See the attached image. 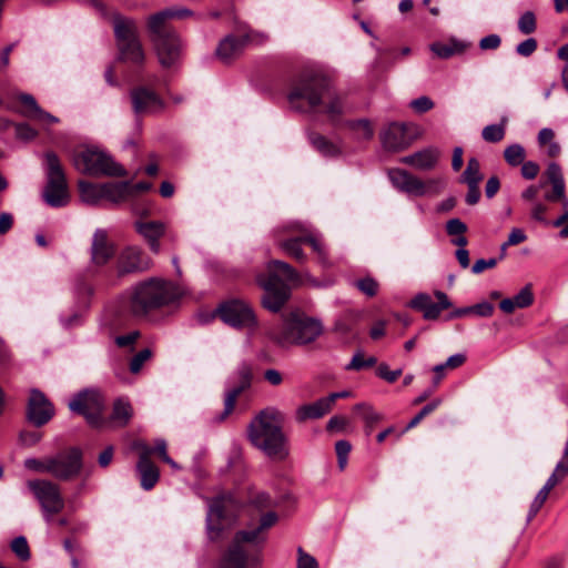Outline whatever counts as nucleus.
Listing matches in <instances>:
<instances>
[{
    "label": "nucleus",
    "mask_w": 568,
    "mask_h": 568,
    "mask_svg": "<svg viewBox=\"0 0 568 568\" xmlns=\"http://www.w3.org/2000/svg\"><path fill=\"white\" fill-rule=\"evenodd\" d=\"M537 45L535 38H528L517 44L516 52L521 57H530L537 50Z\"/></svg>",
    "instance_id": "680f3d73"
},
{
    "label": "nucleus",
    "mask_w": 568,
    "mask_h": 568,
    "mask_svg": "<svg viewBox=\"0 0 568 568\" xmlns=\"http://www.w3.org/2000/svg\"><path fill=\"white\" fill-rule=\"evenodd\" d=\"M24 466L37 473H47L49 474V456L42 459L37 458H28L24 462Z\"/></svg>",
    "instance_id": "052dcab7"
},
{
    "label": "nucleus",
    "mask_w": 568,
    "mask_h": 568,
    "mask_svg": "<svg viewBox=\"0 0 568 568\" xmlns=\"http://www.w3.org/2000/svg\"><path fill=\"white\" fill-rule=\"evenodd\" d=\"M14 133L17 139L22 141H31L38 135V131L28 123H17L14 125Z\"/></svg>",
    "instance_id": "864d4df0"
},
{
    "label": "nucleus",
    "mask_w": 568,
    "mask_h": 568,
    "mask_svg": "<svg viewBox=\"0 0 568 568\" xmlns=\"http://www.w3.org/2000/svg\"><path fill=\"white\" fill-rule=\"evenodd\" d=\"M292 109L300 112L313 111L320 106L331 122H337L346 112L345 99L336 92L323 75H303L296 80L287 95Z\"/></svg>",
    "instance_id": "f257e3e1"
},
{
    "label": "nucleus",
    "mask_w": 568,
    "mask_h": 568,
    "mask_svg": "<svg viewBox=\"0 0 568 568\" xmlns=\"http://www.w3.org/2000/svg\"><path fill=\"white\" fill-rule=\"evenodd\" d=\"M347 125L356 133L358 139L371 140L374 136V129L367 119L349 121Z\"/></svg>",
    "instance_id": "a19ab883"
},
{
    "label": "nucleus",
    "mask_w": 568,
    "mask_h": 568,
    "mask_svg": "<svg viewBox=\"0 0 568 568\" xmlns=\"http://www.w3.org/2000/svg\"><path fill=\"white\" fill-rule=\"evenodd\" d=\"M193 16V11L187 8H168L159 11L148 18V21L159 26H169L171 19H185Z\"/></svg>",
    "instance_id": "c9c22d12"
},
{
    "label": "nucleus",
    "mask_w": 568,
    "mask_h": 568,
    "mask_svg": "<svg viewBox=\"0 0 568 568\" xmlns=\"http://www.w3.org/2000/svg\"><path fill=\"white\" fill-rule=\"evenodd\" d=\"M438 158L439 151L436 148H427L402 158L400 162L417 170L426 171L436 165Z\"/></svg>",
    "instance_id": "bb28decb"
},
{
    "label": "nucleus",
    "mask_w": 568,
    "mask_h": 568,
    "mask_svg": "<svg viewBox=\"0 0 568 568\" xmlns=\"http://www.w3.org/2000/svg\"><path fill=\"white\" fill-rule=\"evenodd\" d=\"M516 308H525L532 304L534 295L529 287H524L518 294L511 297Z\"/></svg>",
    "instance_id": "5fc2aeb1"
},
{
    "label": "nucleus",
    "mask_w": 568,
    "mask_h": 568,
    "mask_svg": "<svg viewBox=\"0 0 568 568\" xmlns=\"http://www.w3.org/2000/svg\"><path fill=\"white\" fill-rule=\"evenodd\" d=\"M440 403H442V400L439 398H437V399H434L433 402L428 403L427 405H425L420 409V412L414 418H412V420L407 424L405 430L412 429L415 426H417L422 422V419L424 417H426L427 415H429L430 413H433L440 405Z\"/></svg>",
    "instance_id": "49530a36"
},
{
    "label": "nucleus",
    "mask_w": 568,
    "mask_h": 568,
    "mask_svg": "<svg viewBox=\"0 0 568 568\" xmlns=\"http://www.w3.org/2000/svg\"><path fill=\"white\" fill-rule=\"evenodd\" d=\"M133 414L132 406L128 399L118 398L113 404L111 420L120 427L125 426Z\"/></svg>",
    "instance_id": "e433bc0d"
},
{
    "label": "nucleus",
    "mask_w": 568,
    "mask_h": 568,
    "mask_svg": "<svg viewBox=\"0 0 568 568\" xmlns=\"http://www.w3.org/2000/svg\"><path fill=\"white\" fill-rule=\"evenodd\" d=\"M525 149L523 145L518 143H514L507 146L504 151L505 161L511 166H517L521 164L525 160Z\"/></svg>",
    "instance_id": "79ce46f5"
},
{
    "label": "nucleus",
    "mask_w": 568,
    "mask_h": 568,
    "mask_svg": "<svg viewBox=\"0 0 568 568\" xmlns=\"http://www.w3.org/2000/svg\"><path fill=\"white\" fill-rule=\"evenodd\" d=\"M27 486L40 504L43 519L50 524L65 506L59 485L47 479H34L29 480Z\"/></svg>",
    "instance_id": "9b49d317"
},
{
    "label": "nucleus",
    "mask_w": 568,
    "mask_h": 568,
    "mask_svg": "<svg viewBox=\"0 0 568 568\" xmlns=\"http://www.w3.org/2000/svg\"><path fill=\"white\" fill-rule=\"evenodd\" d=\"M500 43L501 38L496 33H491L480 39L479 48L481 50H496L500 47Z\"/></svg>",
    "instance_id": "e2e57ef3"
},
{
    "label": "nucleus",
    "mask_w": 568,
    "mask_h": 568,
    "mask_svg": "<svg viewBox=\"0 0 568 568\" xmlns=\"http://www.w3.org/2000/svg\"><path fill=\"white\" fill-rule=\"evenodd\" d=\"M507 122L506 118L501 119V122L498 124H490L483 129L481 136L485 141L496 143L504 139L505 136V124Z\"/></svg>",
    "instance_id": "ea45409f"
},
{
    "label": "nucleus",
    "mask_w": 568,
    "mask_h": 568,
    "mask_svg": "<svg viewBox=\"0 0 568 568\" xmlns=\"http://www.w3.org/2000/svg\"><path fill=\"white\" fill-rule=\"evenodd\" d=\"M47 184L43 190V200L52 207H62L69 203L70 195L65 174L55 153L44 154Z\"/></svg>",
    "instance_id": "6e6552de"
},
{
    "label": "nucleus",
    "mask_w": 568,
    "mask_h": 568,
    "mask_svg": "<svg viewBox=\"0 0 568 568\" xmlns=\"http://www.w3.org/2000/svg\"><path fill=\"white\" fill-rule=\"evenodd\" d=\"M11 549L17 555V557L23 561L30 558L29 545L23 536L16 537L11 541Z\"/></svg>",
    "instance_id": "a18cd8bd"
},
{
    "label": "nucleus",
    "mask_w": 568,
    "mask_h": 568,
    "mask_svg": "<svg viewBox=\"0 0 568 568\" xmlns=\"http://www.w3.org/2000/svg\"><path fill=\"white\" fill-rule=\"evenodd\" d=\"M537 28L536 17L532 11L524 12L518 20V30L523 34H530L535 32Z\"/></svg>",
    "instance_id": "c03bdc74"
},
{
    "label": "nucleus",
    "mask_w": 568,
    "mask_h": 568,
    "mask_svg": "<svg viewBox=\"0 0 568 568\" xmlns=\"http://www.w3.org/2000/svg\"><path fill=\"white\" fill-rule=\"evenodd\" d=\"M237 375L240 377V384L237 386H234L226 393L222 418L226 417L232 413L239 395L251 385L252 371L247 364H242L237 368Z\"/></svg>",
    "instance_id": "393cba45"
},
{
    "label": "nucleus",
    "mask_w": 568,
    "mask_h": 568,
    "mask_svg": "<svg viewBox=\"0 0 568 568\" xmlns=\"http://www.w3.org/2000/svg\"><path fill=\"white\" fill-rule=\"evenodd\" d=\"M77 170L92 176H125L124 168L111 155L97 148H89L74 156Z\"/></svg>",
    "instance_id": "1a4fd4ad"
},
{
    "label": "nucleus",
    "mask_w": 568,
    "mask_h": 568,
    "mask_svg": "<svg viewBox=\"0 0 568 568\" xmlns=\"http://www.w3.org/2000/svg\"><path fill=\"white\" fill-rule=\"evenodd\" d=\"M437 303H434L430 295L426 293L417 294L409 303V306L423 312L425 320L434 321L437 320L443 310L449 308L452 303L446 293L442 291L435 292Z\"/></svg>",
    "instance_id": "f3484780"
},
{
    "label": "nucleus",
    "mask_w": 568,
    "mask_h": 568,
    "mask_svg": "<svg viewBox=\"0 0 568 568\" xmlns=\"http://www.w3.org/2000/svg\"><path fill=\"white\" fill-rule=\"evenodd\" d=\"M239 503L233 495H222L214 498L206 515L207 535L211 540H216L224 530V521L237 509Z\"/></svg>",
    "instance_id": "f8f14e48"
},
{
    "label": "nucleus",
    "mask_w": 568,
    "mask_h": 568,
    "mask_svg": "<svg viewBox=\"0 0 568 568\" xmlns=\"http://www.w3.org/2000/svg\"><path fill=\"white\" fill-rule=\"evenodd\" d=\"M549 490L542 487L536 495L535 499L532 500L530 505V509L527 516V520L530 521L539 511V509L542 507L544 503L546 501Z\"/></svg>",
    "instance_id": "3c124183"
},
{
    "label": "nucleus",
    "mask_w": 568,
    "mask_h": 568,
    "mask_svg": "<svg viewBox=\"0 0 568 568\" xmlns=\"http://www.w3.org/2000/svg\"><path fill=\"white\" fill-rule=\"evenodd\" d=\"M114 245L109 241L105 230L98 229L91 243V261L95 265L106 264L114 255Z\"/></svg>",
    "instance_id": "4be33fe9"
},
{
    "label": "nucleus",
    "mask_w": 568,
    "mask_h": 568,
    "mask_svg": "<svg viewBox=\"0 0 568 568\" xmlns=\"http://www.w3.org/2000/svg\"><path fill=\"white\" fill-rule=\"evenodd\" d=\"M354 286L368 297H373L378 292V283L373 277H364L354 282Z\"/></svg>",
    "instance_id": "37998d69"
},
{
    "label": "nucleus",
    "mask_w": 568,
    "mask_h": 568,
    "mask_svg": "<svg viewBox=\"0 0 568 568\" xmlns=\"http://www.w3.org/2000/svg\"><path fill=\"white\" fill-rule=\"evenodd\" d=\"M466 361V356L462 353L454 354L447 358L445 363L438 364L433 367L434 373H440L447 368L454 369L462 366Z\"/></svg>",
    "instance_id": "09e8293b"
},
{
    "label": "nucleus",
    "mask_w": 568,
    "mask_h": 568,
    "mask_svg": "<svg viewBox=\"0 0 568 568\" xmlns=\"http://www.w3.org/2000/svg\"><path fill=\"white\" fill-rule=\"evenodd\" d=\"M296 568H318V562L314 556L304 551L302 547H298Z\"/></svg>",
    "instance_id": "13d9d810"
},
{
    "label": "nucleus",
    "mask_w": 568,
    "mask_h": 568,
    "mask_svg": "<svg viewBox=\"0 0 568 568\" xmlns=\"http://www.w3.org/2000/svg\"><path fill=\"white\" fill-rule=\"evenodd\" d=\"M152 356V352L149 348H144L135 354L130 362V371L136 374L141 371L143 364L149 361Z\"/></svg>",
    "instance_id": "603ef678"
},
{
    "label": "nucleus",
    "mask_w": 568,
    "mask_h": 568,
    "mask_svg": "<svg viewBox=\"0 0 568 568\" xmlns=\"http://www.w3.org/2000/svg\"><path fill=\"white\" fill-rule=\"evenodd\" d=\"M410 106L418 113H424L433 109L434 102L428 97H419L410 102Z\"/></svg>",
    "instance_id": "338daca9"
},
{
    "label": "nucleus",
    "mask_w": 568,
    "mask_h": 568,
    "mask_svg": "<svg viewBox=\"0 0 568 568\" xmlns=\"http://www.w3.org/2000/svg\"><path fill=\"white\" fill-rule=\"evenodd\" d=\"M332 409L331 404L326 397H322L316 402L307 405L300 406L296 410V419L305 422L307 419L321 418Z\"/></svg>",
    "instance_id": "c85d7f7f"
},
{
    "label": "nucleus",
    "mask_w": 568,
    "mask_h": 568,
    "mask_svg": "<svg viewBox=\"0 0 568 568\" xmlns=\"http://www.w3.org/2000/svg\"><path fill=\"white\" fill-rule=\"evenodd\" d=\"M362 412V418L368 426H373L375 423L382 419V415L374 410L371 406L365 404H358L355 407Z\"/></svg>",
    "instance_id": "4d7b16f0"
},
{
    "label": "nucleus",
    "mask_w": 568,
    "mask_h": 568,
    "mask_svg": "<svg viewBox=\"0 0 568 568\" xmlns=\"http://www.w3.org/2000/svg\"><path fill=\"white\" fill-rule=\"evenodd\" d=\"M179 296V290L174 284L153 277L133 288L129 307L134 315L142 316L174 302Z\"/></svg>",
    "instance_id": "39448f33"
},
{
    "label": "nucleus",
    "mask_w": 568,
    "mask_h": 568,
    "mask_svg": "<svg viewBox=\"0 0 568 568\" xmlns=\"http://www.w3.org/2000/svg\"><path fill=\"white\" fill-rule=\"evenodd\" d=\"M297 236H292L286 240H278L277 246L288 256L295 258L298 262H304L306 255L302 248V244L305 243L304 234L298 233Z\"/></svg>",
    "instance_id": "f704fd0d"
},
{
    "label": "nucleus",
    "mask_w": 568,
    "mask_h": 568,
    "mask_svg": "<svg viewBox=\"0 0 568 568\" xmlns=\"http://www.w3.org/2000/svg\"><path fill=\"white\" fill-rule=\"evenodd\" d=\"M276 521L277 515L274 511H268L261 517L257 527L237 531L222 556L219 568H247V562L255 560L251 556V551L260 547L265 540L263 530L272 527Z\"/></svg>",
    "instance_id": "20e7f679"
},
{
    "label": "nucleus",
    "mask_w": 568,
    "mask_h": 568,
    "mask_svg": "<svg viewBox=\"0 0 568 568\" xmlns=\"http://www.w3.org/2000/svg\"><path fill=\"white\" fill-rule=\"evenodd\" d=\"M381 142L387 151H400L409 145L406 136V125L404 123L393 122L381 132Z\"/></svg>",
    "instance_id": "b1692460"
},
{
    "label": "nucleus",
    "mask_w": 568,
    "mask_h": 568,
    "mask_svg": "<svg viewBox=\"0 0 568 568\" xmlns=\"http://www.w3.org/2000/svg\"><path fill=\"white\" fill-rule=\"evenodd\" d=\"M547 211L548 206L545 203L540 201H534L530 206V217L536 222L547 224Z\"/></svg>",
    "instance_id": "6e6d98bb"
},
{
    "label": "nucleus",
    "mask_w": 568,
    "mask_h": 568,
    "mask_svg": "<svg viewBox=\"0 0 568 568\" xmlns=\"http://www.w3.org/2000/svg\"><path fill=\"white\" fill-rule=\"evenodd\" d=\"M120 59L132 64H142L145 54L139 40L119 44Z\"/></svg>",
    "instance_id": "72a5a7b5"
},
{
    "label": "nucleus",
    "mask_w": 568,
    "mask_h": 568,
    "mask_svg": "<svg viewBox=\"0 0 568 568\" xmlns=\"http://www.w3.org/2000/svg\"><path fill=\"white\" fill-rule=\"evenodd\" d=\"M79 193L81 201L91 206L99 205L103 200V183L79 181Z\"/></svg>",
    "instance_id": "473e14b6"
},
{
    "label": "nucleus",
    "mask_w": 568,
    "mask_h": 568,
    "mask_svg": "<svg viewBox=\"0 0 568 568\" xmlns=\"http://www.w3.org/2000/svg\"><path fill=\"white\" fill-rule=\"evenodd\" d=\"M483 180L480 172V164L477 159L471 158L468 160L466 170L462 175V181L466 184H479Z\"/></svg>",
    "instance_id": "58836bf2"
},
{
    "label": "nucleus",
    "mask_w": 568,
    "mask_h": 568,
    "mask_svg": "<svg viewBox=\"0 0 568 568\" xmlns=\"http://www.w3.org/2000/svg\"><path fill=\"white\" fill-rule=\"evenodd\" d=\"M134 229L148 243L154 254L161 251L160 239L165 233V224L161 221H135Z\"/></svg>",
    "instance_id": "412c9836"
},
{
    "label": "nucleus",
    "mask_w": 568,
    "mask_h": 568,
    "mask_svg": "<svg viewBox=\"0 0 568 568\" xmlns=\"http://www.w3.org/2000/svg\"><path fill=\"white\" fill-rule=\"evenodd\" d=\"M258 285L264 290L261 298L265 308L271 312H278L291 295L290 284H302L304 281L314 287L328 286L331 282L325 284L320 283L308 273L302 276L287 263L273 260L267 264V273L258 274L256 276Z\"/></svg>",
    "instance_id": "f03ea898"
},
{
    "label": "nucleus",
    "mask_w": 568,
    "mask_h": 568,
    "mask_svg": "<svg viewBox=\"0 0 568 568\" xmlns=\"http://www.w3.org/2000/svg\"><path fill=\"white\" fill-rule=\"evenodd\" d=\"M152 260L139 246H128L119 255L118 272L128 274L143 272L151 267Z\"/></svg>",
    "instance_id": "a211bd4d"
},
{
    "label": "nucleus",
    "mask_w": 568,
    "mask_h": 568,
    "mask_svg": "<svg viewBox=\"0 0 568 568\" xmlns=\"http://www.w3.org/2000/svg\"><path fill=\"white\" fill-rule=\"evenodd\" d=\"M285 229L292 233H303L305 243H308L312 246L313 251L317 254L318 262L324 266H329L327 253L323 243L316 236L310 233L308 227L305 223L291 222L285 226Z\"/></svg>",
    "instance_id": "cd10ccee"
},
{
    "label": "nucleus",
    "mask_w": 568,
    "mask_h": 568,
    "mask_svg": "<svg viewBox=\"0 0 568 568\" xmlns=\"http://www.w3.org/2000/svg\"><path fill=\"white\" fill-rule=\"evenodd\" d=\"M18 101L21 103L20 113L33 121L39 122L44 128L52 124H57L59 119L51 113L44 111L29 93H19L17 95Z\"/></svg>",
    "instance_id": "aec40b11"
},
{
    "label": "nucleus",
    "mask_w": 568,
    "mask_h": 568,
    "mask_svg": "<svg viewBox=\"0 0 568 568\" xmlns=\"http://www.w3.org/2000/svg\"><path fill=\"white\" fill-rule=\"evenodd\" d=\"M377 375L388 383H394L402 375V369L389 371L386 364H381L377 368Z\"/></svg>",
    "instance_id": "0e129e2a"
},
{
    "label": "nucleus",
    "mask_w": 568,
    "mask_h": 568,
    "mask_svg": "<svg viewBox=\"0 0 568 568\" xmlns=\"http://www.w3.org/2000/svg\"><path fill=\"white\" fill-rule=\"evenodd\" d=\"M131 193L129 182H108L103 183V200L113 204H119L128 199Z\"/></svg>",
    "instance_id": "2f4dec72"
},
{
    "label": "nucleus",
    "mask_w": 568,
    "mask_h": 568,
    "mask_svg": "<svg viewBox=\"0 0 568 568\" xmlns=\"http://www.w3.org/2000/svg\"><path fill=\"white\" fill-rule=\"evenodd\" d=\"M539 173V165L536 162L527 161L521 163V175L527 180L535 179Z\"/></svg>",
    "instance_id": "774afa93"
},
{
    "label": "nucleus",
    "mask_w": 568,
    "mask_h": 568,
    "mask_svg": "<svg viewBox=\"0 0 568 568\" xmlns=\"http://www.w3.org/2000/svg\"><path fill=\"white\" fill-rule=\"evenodd\" d=\"M54 415L52 403L39 389L32 388L27 405V418L37 426L45 425Z\"/></svg>",
    "instance_id": "dca6fc26"
},
{
    "label": "nucleus",
    "mask_w": 568,
    "mask_h": 568,
    "mask_svg": "<svg viewBox=\"0 0 568 568\" xmlns=\"http://www.w3.org/2000/svg\"><path fill=\"white\" fill-rule=\"evenodd\" d=\"M130 95L135 114L156 113L164 108L162 99L153 90L148 88H135L131 91Z\"/></svg>",
    "instance_id": "6ab92c4d"
},
{
    "label": "nucleus",
    "mask_w": 568,
    "mask_h": 568,
    "mask_svg": "<svg viewBox=\"0 0 568 568\" xmlns=\"http://www.w3.org/2000/svg\"><path fill=\"white\" fill-rule=\"evenodd\" d=\"M113 27L118 45L122 44L123 42L139 40L136 37L135 22L133 20L116 14L113 18Z\"/></svg>",
    "instance_id": "c756f323"
},
{
    "label": "nucleus",
    "mask_w": 568,
    "mask_h": 568,
    "mask_svg": "<svg viewBox=\"0 0 568 568\" xmlns=\"http://www.w3.org/2000/svg\"><path fill=\"white\" fill-rule=\"evenodd\" d=\"M284 415L275 407L261 410L248 424L251 444L267 457L283 460L288 456L287 438L282 430Z\"/></svg>",
    "instance_id": "7ed1b4c3"
},
{
    "label": "nucleus",
    "mask_w": 568,
    "mask_h": 568,
    "mask_svg": "<svg viewBox=\"0 0 568 568\" xmlns=\"http://www.w3.org/2000/svg\"><path fill=\"white\" fill-rule=\"evenodd\" d=\"M308 140L311 144L324 156H337L341 154L338 144L327 140L318 133H310Z\"/></svg>",
    "instance_id": "4c0bfd02"
},
{
    "label": "nucleus",
    "mask_w": 568,
    "mask_h": 568,
    "mask_svg": "<svg viewBox=\"0 0 568 568\" xmlns=\"http://www.w3.org/2000/svg\"><path fill=\"white\" fill-rule=\"evenodd\" d=\"M250 40V36L246 34L243 38L239 39L234 36H226L219 43L215 53L216 57L224 63H229L233 59L237 58L244 44Z\"/></svg>",
    "instance_id": "a878e982"
},
{
    "label": "nucleus",
    "mask_w": 568,
    "mask_h": 568,
    "mask_svg": "<svg viewBox=\"0 0 568 568\" xmlns=\"http://www.w3.org/2000/svg\"><path fill=\"white\" fill-rule=\"evenodd\" d=\"M430 50L442 59H448L454 55L460 49L456 44H445L440 42L433 43Z\"/></svg>",
    "instance_id": "8fccbe9b"
},
{
    "label": "nucleus",
    "mask_w": 568,
    "mask_h": 568,
    "mask_svg": "<svg viewBox=\"0 0 568 568\" xmlns=\"http://www.w3.org/2000/svg\"><path fill=\"white\" fill-rule=\"evenodd\" d=\"M217 314L221 320L236 328H252L256 326L253 310L243 301L232 300L220 305Z\"/></svg>",
    "instance_id": "2eb2a0df"
},
{
    "label": "nucleus",
    "mask_w": 568,
    "mask_h": 568,
    "mask_svg": "<svg viewBox=\"0 0 568 568\" xmlns=\"http://www.w3.org/2000/svg\"><path fill=\"white\" fill-rule=\"evenodd\" d=\"M351 444L347 440H338L335 444V450L337 455V464L341 470H344L347 465L348 454L351 452Z\"/></svg>",
    "instance_id": "de8ad7c7"
},
{
    "label": "nucleus",
    "mask_w": 568,
    "mask_h": 568,
    "mask_svg": "<svg viewBox=\"0 0 568 568\" xmlns=\"http://www.w3.org/2000/svg\"><path fill=\"white\" fill-rule=\"evenodd\" d=\"M554 473L562 479L568 475V439L565 443L562 458L557 463Z\"/></svg>",
    "instance_id": "69168bd1"
},
{
    "label": "nucleus",
    "mask_w": 568,
    "mask_h": 568,
    "mask_svg": "<svg viewBox=\"0 0 568 568\" xmlns=\"http://www.w3.org/2000/svg\"><path fill=\"white\" fill-rule=\"evenodd\" d=\"M149 37L159 63L165 68H176L182 60L184 41L179 32L170 26H159L148 21Z\"/></svg>",
    "instance_id": "0eeeda50"
},
{
    "label": "nucleus",
    "mask_w": 568,
    "mask_h": 568,
    "mask_svg": "<svg viewBox=\"0 0 568 568\" xmlns=\"http://www.w3.org/2000/svg\"><path fill=\"white\" fill-rule=\"evenodd\" d=\"M467 225L460 219H450L446 222V232L449 236H458L465 234Z\"/></svg>",
    "instance_id": "bf43d9fd"
},
{
    "label": "nucleus",
    "mask_w": 568,
    "mask_h": 568,
    "mask_svg": "<svg viewBox=\"0 0 568 568\" xmlns=\"http://www.w3.org/2000/svg\"><path fill=\"white\" fill-rule=\"evenodd\" d=\"M388 178L396 190L413 196L436 195L445 186L443 179L434 178L422 181L403 169L389 170Z\"/></svg>",
    "instance_id": "9d476101"
},
{
    "label": "nucleus",
    "mask_w": 568,
    "mask_h": 568,
    "mask_svg": "<svg viewBox=\"0 0 568 568\" xmlns=\"http://www.w3.org/2000/svg\"><path fill=\"white\" fill-rule=\"evenodd\" d=\"M324 332L322 322L314 317L292 314L281 331H270V337L281 347L304 346L315 342Z\"/></svg>",
    "instance_id": "423d86ee"
},
{
    "label": "nucleus",
    "mask_w": 568,
    "mask_h": 568,
    "mask_svg": "<svg viewBox=\"0 0 568 568\" xmlns=\"http://www.w3.org/2000/svg\"><path fill=\"white\" fill-rule=\"evenodd\" d=\"M82 467V452L77 447L49 456V474L59 480L73 479L80 474Z\"/></svg>",
    "instance_id": "ddd939ff"
},
{
    "label": "nucleus",
    "mask_w": 568,
    "mask_h": 568,
    "mask_svg": "<svg viewBox=\"0 0 568 568\" xmlns=\"http://www.w3.org/2000/svg\"><path fill=\"white\" fill-rule=\"evenodd\" d=\"M546 175L552 186L550 193L545 194V199L550 202H560L565 207L568 206V197L566 195V184L561 172V168L551 162L548 164Z\"/></svg>",
    "instance_id": "5701e85b"
},
{
    "label": "nucleus",
    "mask_w": 568,
    "mask_h": 568,
    "mask_svg": "<svg viewBox=\"0 0 568 568\" xmlns=\"http://www.w3.org/2000/svg\"><path fill=\"white\" fill-rule=\"evenodd\" d=\"M136 470L140 475V484L144 490L152 489L159 480L160 473L158 467L149 460H139Z\"/></svg>",
    "instance_id": "7c9ffc66"
},
{
    "label": "nucleus",
    "mask_w": 568,
    "mask_h": 568,
    "mask_svg": "<svg viewBox=\"0 0 568 568\" xmlns=\"http://www.w3.org/2000/svg\"><path fill=\"white\" fill-rule=\"evenodd\" d=\"M69 408L73 413L85 417L92 426H99L102 420L104 399L97 389H84L79 392L69 403Z\"/></svg>",
    "instance_id": "4468645a"
}]
</instances>
